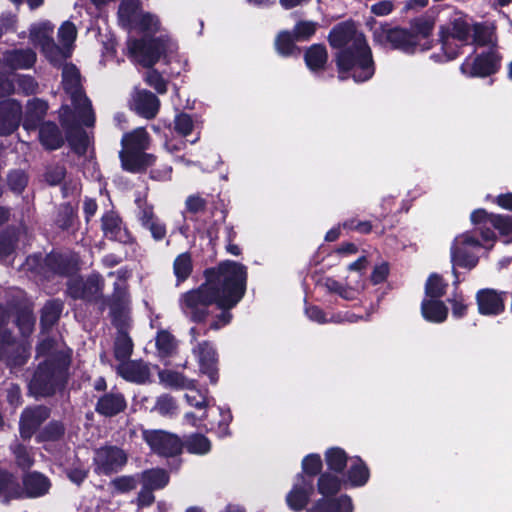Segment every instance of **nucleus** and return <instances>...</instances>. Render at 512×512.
<instances>
[{
    "label": "nucleus",
    "mask_w": 512,
    "mask_h": 512,
    "mask_svg": "<svg viewBox=\"0 0 512 512\" xmlns=\"http://www.w3.org/2000/svg\"><path fill=\"white\" fill-rule=\"evenodd\" d=\"M328 41L338 50L335 59L341 80L352 78L355 82H364L373 76L371 49L363 33L353 23L336 25L329 33Z\"/></svg>",
    "instance_id": "nucleus-1"
},
{
    "label": "nucleus",
    "mask_w": 512,
    "mask_h": 512,
    "mask_svg": "<svg viewBox=\"0 0 512 512\" xmlns=\"http://www.w3.org/2000/svg\"><path fill=\"white\" fill-rule=\"evenodd\" d=\"M247 276L246 266L230 260L220 262L216 267L205 271V282L218 297V308L221 310L217 319L211 323V329L218 330L231 321L229 310L243 298Z\"/></svg>",
    "instance_id": "nucleus-2"
},
{
    "label": "nucleus",
    "mask_w": 512,
    "mask_h": 512,
    "mask_svg": "<svg viewBox=\"0 0 512 512\" xmlns=\"http://www.w3.org/2000/svg\"><path fill=\"white\" fill-rule=\"evenodd\" d=\"M41 357L43 361L29 382V391L35 397L53 394L70 362V353L50 339H44L38 345L37 358Z\"/></svg>",
    "instance_id": "nucleus-3"
},
{
    "label": "nucleus",
    "mask_w": 512,
    "mask_h": 512,
    "mask_svg": "<svg viewBox=\"0 0 512 512\" xmlns=\"http://www.w3.org/2000/svg\"><path fill=\"white\" fill-rule=\"evenodd\" d=\"M435 20L432 16L424 15L413 19L409 29L391 28L380 25L374 29V40L383 45L399 49L405 53L424 52L432 48L430 39Z\"/></svg>",
    "instance_id": "nucleus-4"
},
{
    "label": "nucleus",
    "mask_w": 512,
    "mask_h": 512,
    "mask_svg": "<svg viewBox=\"0 0 512 512\" xmlns=\"http://www.w3.org/2000/svg\"><path fill=\"white\" fill-rule=\"evenodd\" d=\"M62 84L73 106V111L66 105L61 108L62 125L66 128H73L79 124L92 126L94 124V114L91 103L82 92L80 75L74 65L65 64L63 66Z\"/></svg>",
    "instance_id": "nucleus-5"
},
{
    "label": "nucleus",
    "mask_w": 512,
    "mask_h": 512,
    "mask_svg": "<svg viewBox=\"0 0 512 512\" xmlns=\"http://www.w3.org/2000/svg\"><path fill=\"white\" fill-rule=\"evenodd\" d=\"M121 143L120 158L125 170L137 172L153 163V156L145 153L149 145V137L144 128H137L125 134Z\"/></svg>",
    "instance_id": "nucleus-6"
},
{
    "label": "nucleus",
    "mask_w": 512,
    "mask_h": 512,
    "mask_svg": "<svg viewBox=\"0 0 512 512\" xmlns=\"http://www.w3.org/2000/svg\"><path fill=\"white\" fill-rule=\"evenodd\" d=\"M439 35L443 53L432 54L430 58L435 62L450 61L460 54L461 46L454 41L466 42L470 36V26L460 12H455L449 23L440 27Z\"/></svg>",
    "instance_id": "nucleus-7"
},
{
    "label": "nucleus",
    "mask_w": 512,
    "mask_h": 512,
    "mask_svg": "<svg viewBox=\"0 0 512 512\" xmlns=\"http://www.w3.org/2000/svg\"><path fill=\"white\" fill-rule=\"evenodd\" d=\"M218 307V297L204 282L198 288L182 293L179 297V308L183 315L193 322H203L210 314V307Z\"/></svg>",
    "instance_id": "nucleus-8"
},
{
    "label": "nucleus",
    "mask_w": 512,
    "mask_h": 512,
    "mask_svg": "<svg viewBox=\"0 0 512 512\" xmlns=\"http://www.w3.org/2000/svg\"><path fill=\"white\" fill-rule=\"evenodd\" d=\"M493 243L484 242L472 232H464L457 235L450 247V257L453 266L473 269L479 261L478 250L491 249Z\"/></svg>",
    "instance_id": "nucleus-9"
},
{
    "label": "nucleus",
    "mask_w": 512,
    "mask_h": 512,
    "mask_svg": "<svg viewBox=\"0 0 512 512\" xmlns=\"http://www.w3.org/2000/svg\"><path fill=\"white\" fill-rule=\"evenodd\" d=\"M175 44L170 38L130 40L128 49L135 61L145 67L153 66L162 55L172 52Z\"/></svg>",
    "instance_id": "nucleus-10"
},
{
    "label": "nucleus",
    "mask_w": 512,
    "mask_h": 512,
    "mask_svg": "<svg viewBox=\"0 0 512 512\" xmlns=\"http://www.w3.org/2000/svg\"><path fill=\"white\" fill-rule=\"evenodd\" d=\"M502 56L498 49L482 50L465 58L460 72L469 78H485L495 74L501 67Z\"/></svg>",
    "instance_id": "nucleus-11"
},
{
    "label": "nucleus",
    "mask_w": 512,
    "mask_h": 512,
    "mask_svg": "<svg viewBox=\"0 0 512 512\" xmlns=\"http://www.w3.org/2000/svg\"><path fill=\"white\" fill-rule=\"evenodd\" d=\"M8 315L0 305V360H4L11 368L24 365L29 357V349L25 344L11 341L10 335L4 328Z\"/></svg>",
    "instance_id": "nucleus-12"
},
{
    "label": "nucleus",
    "mask_w": 512,
    "mask_h": 512,
    "mask_svg": "<svg viewBox=\"0 0 512 512\" xmlns=\"http://www.w3.org/2000/svg\"><path fill=\"white\" fill-rule=\"evenodd\" d=\"M53 26L50 22H40L34 24L30 28L31 42L39 46L45 57L54 65L61 63V56L64 55L63 50L58 49V45L54 42Z\"/></svg>",
    "instance_id": "nucleus-13"
},
{
    "label": "nucleus",
    "mask_w": 512,
    "mask_h": 512,
    "mask_svg": "<svg viewBox=\"0 0 512 512\" xmlns=\"http://www.w3.org/2000/svg\"><path fill=\"white\" fill-rule=\"evenodd\" d=\"M142 436L151 450L162 456L177 455L183 448L177 435L164 430H144Z\"/></svg>",
    "instance_id": "nucleus-14"
},
{
    "label": "nucleus",
    "mask_w": 512,
    "mask_h": 512,
    "mask_svg": "<svg viewBox=\"0 0 512 512\" xmlns=\"http://www.w3.org/2000/svg\"><path fill=\"white\" fill-rule=\"evenodd\" d=\"M324 287L330 293L339 295L342 299L351 301L356 299L365 288L363 273H350L344 282L333 278H326Z\"/></svg>",
    "instance_id": "nucleus-15"
},
{
    "label": "nucleus",
    "mask_w": 512,
    "mask_h": 512,
    "mask_svg": "<svg viewBox=\"0 0 512 512\" xmlns=\"http://www.w3.org/2000/svg\"><path fill=\"white\" fill-rule=\"evenodd\" d=\"M94 462L97 473L108 475L119 471L126 464L127 455L118 447H102L95 452Z\"/></svg>",
    "instance_id": "nucleus-16"
},
{
    "label": "nucleus",
    "mask_w": 512,
    "mask_h": 512,
    "mask_svg": "<svg viewBox=\"0 0 512 512\" xmlns=\"http://www.w3.org/2000/svg\"><path fill=\"white\" fill-rule=\"evenodd\" d=\"M314 491L313 480L303 474L296 477L291 491L286 496V501L293 511H301L307 505Z\"/></svg>",
    "instance_id": "nucleus-17"
},
{
    "label": "nucleus",
    "mask_w": 512,
    "mask_h": 512,
    "mask_svg": "<svg viewBox=\"0 0 512 512\" xmlns=\"http://www.w3.org/2000/svg\"><path fill=\"white\" fill-rule=\"evenodd\" d=\"M505 292H498L494 289H482L476 294L478 311L485 316H496L505 309Z\"/></svg>",
    "instance_id": "nucleus-18"
},
{
    "label": "nucleus",
    "mask_w": 512,
    "mask_h": 512,
    "mask_svg": "<svg viewBox=\"0 0 512 512\" xmlns=\"http://www.w3.org/2000/svg\"><path fill=\"white\" fill-rule=\"evenodd\" d=\"M193 353L198 359L201 372L209 377L212 384H215L218 380L217 356L213 346L206 341L199 343L193 348Z\"/></svg>",
    "instance_id": "nucleus-19"
},
{
    "label": "nucleus",
    "mask_w": 512,
    "mask_h": 512,
    "mask_svg": "<svg viewBox=\"0 0 512 512\" xmlns=\"http://www.w3.org/2000/svg\"><path fill=\"white\" fill-rule=\"evenodd\" d=\"M116 372L119 376L129 382L144 384L151 377L150 366L138 360H129L121 362L116 366Z\"/></svg>",
    "instance_id": "nucleus-20"
},
{
    "label": "nucleus",
    "mask_w": 512,
    "mask_h": 512,
    "mask_svg": "<svg viewBox=\"0 0 512 512\" xmlns=\"http://www.w3.org/2000/svg\"><path fill=\"white\" fill-rule=\"evenodd\" d=\"M49 416L48 409L43 406L27 408L20 419V435L23 439H30L40 424Z\"/></svg>",
    "instance_id": "nucleus-21"
},
{
    "label": "nucleus",
    "mask_w": 512,
    "mask_h": 512,
    "mask_svg": "<svg viewBox=\"0 0 512 512\" xmlns=\"http://www.w3.org/2000/svg\"><path fill=\"white\" fill-rule=\"evenodd\" d=\"M21 117V106L15 100L0 102V135H8L14 132Z\"/></svg>",
    "instance_id": "nucleus-22"
},
{
    "label": "nucleus",
    "mask_w": 512,
    "mask_h": 512,
    "mask_svg": "<svg viewBox=\"0 0 512 512\" xmlns=\"http://www.w3.org/2000/svg\"><path fill=\"white\" fill-rule=\"evenodd\" d=\"M132 107L141 116L151 119L158 113L160 101L148 90H136L132 96Z\"/></svg>",
    "instance_id": "nucleus-23"
},
{
    "label": "nucleus",
    "mask_w": 512,
    "mask_h": 512,
    "mask_svg": "<svg viewBox=\"0 0 512 512\" xmlns=\"http://www.w3.org/2000/svg\"><path fill=\"white\" fill-rule=\"evenodd\" d=\"M2 62L11 70L29 69L36 62V53L30 49H12L3 53Z\"/></svg>",
    "instance_id": "nucleus-24"
},
{
    "label": "nucleus",
    "mask_w": 512,
    "mask_h": 512,
    "mask_svg": "<svg viewBox=\"0 0 512 512\" xmlns=\"http://www.w3.org/2000/svg\"><path fill=\"white\" fill-rule=\"evenodd\" d=\"M369 477V469L364 461L358 456L350 457L348 470L343 474L345 485L361 487L368 482Z\"/></svg>",
    "instance_id": "nucleus-25"
},
{
    "label": "nucleus",
    "mask_w": 512,
    "mask_h": 512,
    "mask_svg": "<svg viewBox=\"0 0 512 512\" xmlns=\"http://www.w3.org/2000/svg\"><path fill=\"white\" fill-rule=\"evenodd\" d=\"M352 499L347 495H341L335 499H320L306 512H353Z\"/></svg>",
    "instance_id": "nucleus-26"
},
{
    "label": "nucleus",
    "mask_w": 512,
    "mask_h": 512,
    "mask_svg": "<svg viewBox=\"0 0 512 512\" xmlns=\"http://www.w3.org/2000/svg\"><path fill=\"white\" fill-rule=\"evenodd\" d=\"M494 215L488 214L484 209H476L471 213V221L475 225H479L474 231L476 236H480L484 242L494 243L496 240L495 233L491 230V218Z\"/></svg>",
    "instance_id": "nucleus-27"
},
{
    "label": "nucleus",
    "mask_w": 512,
    "mask_h": 512,
    "mask_svg": "<svg viewBox=\"0 0 512 512\" xmlns=\"http://www.w3.org/2000/svg\"><path fill=\"white\" fill-rule=\"evenodd\" d=\"M47 103L40 99H32L26 105V111L23 121V128L27 131L35 130L39 122L47 112Z\"/></svg>",
    "instance_id": "nucleus-28"
},
{
    "label": "nucleus",
    "mask_w": 512,
    "mask_h": 512,
    "mask_svg": "<svg viewBox=\"0 0 512 512\" xmlns=\"http://www.w3.org/2000/svg\"><path fill=\"white\" fill-rule=\"evenodd\" d=\"M126 408V400L121 393H107L102 396L96 405L98 413L104 416H114Z\"/></svg>",
    "instance_id": "nucleus-29"
},
{
    "label": "nucleus",
    "mask_w": 512,
    "mask_h": 512,
    "mask_svg": "<svg viewBox=\"0 0 512 512\" xmlns=\"http://www.w3.org/2000/svg\"><path fill=\"white\" fill-rule=\"evenodd\" d=\"M24 492L28 497L36 498L45 495L50 489V481L43 474L33 472L23 479Z\"/></svg>",
    "instance_id": "nucleus-30"
},
{
    "label": "nucleus",
    "mask_w": 512,
    "mask_h": 512,
    "mask_svg": "<svg viewBox=\"0 0 512 512\" xmlns=\"http://www.w3.org/2000/svg\"><path fill=\"white\" fill-rule=\"evenodd\" d=\"M421 313L425 320L432 323H442L446 320L448 309L440 299H423Z\"/></svg>",
    "instance_id": "nucleus-31"
},
{
    "label": "nucleus",
    "mask_w": 512,
    "mask_h": 512,
    "mask_svg": "<svg viewBox=\"0 0 512 512\" xmlns=\"http://www.w3.org/2000/svg\"><path fill=\"white\" fill-rule=\"evenodd\" d=\"M142 12L139 0H122L118 10L119 21L122 26L133 29Z\"/></svg>",
    "instance_id": "nucleus-32"
},
{
    "label": "nucleus",
    "mask_w": 512,
    "mask_h": 512,
    "mask_svg": "<svg viewBox=\"0 0 512 512\" xmlns=\"http://www.w3.org/2000/svg\"><path fill=\"white\" fill-rule=\"evenodd\" d=\"M102 281L98 276L90 277L85 283L77 281L69 286V293L74 298L91 300L102 290Z\"/></svg>",
    "instance_id": "nucleus-33"
},
{
    "label": "nucleus",
    "mask_w": 512,
    "mask_h": 512,
    "mask_svg": "<svg viewBox=\"0 0 512 512\" xmlns=\"http://www.w3.org/2000/svg\"><path fill=\"white\" fill-rule=\"evenodd\" d=\"M77 37V28L71 21H65L58 29V49L63 51L64 55L61 56V62L71 55L73 44Z\"/></svg>",
    "instance_id": "nucleus-34"
},
{
    "label": "nucleus",
    "mask_w": 512,
    "mask_h": 512,
    "mask_svg": "<svg viewBox=\"0 0 512 512\" xmlns=\"http://www.w3.org/2000/svg\"><path fill=\"white\" fill-rule=\"evenodd\" d=\"M158 375L161 384L173 389L190 390L196 384L195 380L173 370H162Z\"/></svg>",
    "instance_id": "nucleus-35"
},
{
    "label": "nucleus",
    "mask_w": 512,
    "mask_h": 512,
    "mask_svg": "<svg viewBox=\"0 0 512 512\" xmlns=\"http://www.w3.org/2000/svg\"><path fill=\"white\" fill-rule=\"evenodd\" d=\"M325 463L328 470L335 474H344V469L349 465L350 457L340 447H331L325 452Z\"/></svg>",
    "instance_id": "nucleus-36"
},
{
    "label": "nucleus",
    "mask_w": 512,
    "mask_h": 512,
    "mask_svg": "<svg viewBox=\"0 0 512 512\" xmlns=\"http://www.w3.org/2000/svg\"><path fill=\"white\" fill-rule=\"evenodd\" d=\"M39 139L47 149H57L63 143L62 135L58 127L53 123H45L40 127Z\"/></svg>",
    "instance_id": "nucleus-37"
},
{
    "label": "nucleus",
    "mask_w": 512,
    "mask_h": 512,
    "mask_svg": "<svg viewBox=\"0 0 512 512\" xmlns=\"http://www.w3.org/2000/svg\"><path fill=\"white\" fill-rule=\"evenodd\" d=\"M345 485L343 477L329 472L322 473L317 482L318 492L324 497L336 494Z\"/></svg>",
    "instance_id": "nucleus-38"
},
{
    "label": "nucleus",
    "mask_w": 512,
    "mask_h": 512,
    "mask_svg": "<svg viewBox=\"0 0 512 512\" xmlns=\"http://www.w3.org/2000/svg\"><path fill=\"white\" fill-rule=\"evenodd\" d=\"M474 44L484 50L498 49L497 37L494 29L487 26L476 25L474 27Z\"/></svg>",
    "instance_id": "nucleus-39"
},
{
    "label": "nucleus",
    "mask_w": 512,
    "mask_h": 512,
    "mask_svg": "<svg viewBox=\"0 0 512 512\" xmlns=\"http://www.w3.org/2000/svg\"><path fill=\"white\" fill-rule=\"evenodd\" d=\"M327 59V50L325 46L320 44L312 45L305 53L306 65L312 71L322 69L326 64Z\"/></svg>",
    "instance_id": "nucleus-40"
},
{
    "label": "nucleus",
    "mask_w": 512,
    "mask_h": 512,
    "mask_svg": "<svg viewBox=\"0 0 512 512\" xmlns=\"http://www.w3.org/2000/svg\"><path fill=\"white\" fill-rule=\"evenodd\" d=\"M142 485L149 489H162L169 482V475L163 469H151L141 475Z\"/></svg>",
    "instance_id": "nucleus-41"
},
{
    "label": "nucleus",
    "mask_w": 512,
    "mask_h": 512,
    "mask_svg": "<svg viewBox=\"0 0 512 512\" xmlns=\"http://www.w3.org/2000/svg\"><path fill=\"white\" fill-rule=\"evenodd\" d=\"M133 351V343L128 334L124 331H119L115 344H114V356L116 360L121 362L129 361V358Z\"/></svg>",
    "instance_id": "nucleus-42"
},
{
    "label": "nucleus",
    "mask_w": 512,
    "mask_h": 512,
    "mask_svg": "<svg viewBox=\"0 0 512 512\" xmlns=\"http://www.w3.org/2000/svg\"><path fill=\"white\" fill-rule=\"evenodd\" d=\"M192 269L191 255L188 252L178 255L173 263V272L177 278V283L185 281L190 276Z\"/></svg>",
    "instance_id": "nucleus-43"
},
{
    "label": "nucleus",
    "mask_w": 512,
    "mask_h": 512,
    "mask_svg": "<svg viewBox=\"0 0 512 512\" xmlns=\"http://www.w3.org/2000/svg\"><path fill=\"white\" fill-rule=\"evenodd\" d=\"M175 338L166 330H161L156 336V348L160 357L171 356L176 350Z\"/></svg>",
    "instance_id": "nucleus-44"
},
{
    "label": "nucleus",
    "mask_w": 512,
    "mask_h": 512,
    "mask_svg": "<svg viewBox=\"0 0 512 512\" xmlns=\"http://www.w3.org/2000/svg\"><path fill=\"white\" fill-rule=\"evenodd\" d=\"M160 28L161 22L158 16L143 11L133 29L147 34H154L160 31Z\"/></svg>",
    "instance_id": "nucleus-45"
},
{
    "label": "nucleus",
    "mask_w": 512,
    "mask_h": 512,
    "mask_svg": "<svg viewBox=\"0 0 512 512\" xmlns=\"http://www.w3.org/2000/svg\"><path fill=\"white\" fill-rule=\"evenodd\" d=\"M185 447L189 453L203 455L211 450V442L202 434H193L186 439Z\"/></svg>",
    "instance_id": "nucleus-46"
},
{
    "label": "nucleus",
    "mask_w": 512,
    "mask_h": 512,
    "mask_svg": "<svg viewBox=\"0 0 512 512\" xmlns=\"http://www.w3.org/2000/svg\"><path fill=\"white\" fill-rule=\"evenodd\" d=\"M295 41L294 34L288 31L280 32L275 40L277 52L282 56H291L298 52L299 49L295 46Z\"/></svg>",
    "instance_id": "nucleus-47"
},
{
    "label": "nucleus",
    "mask_w": 512,
    "mask_h": 512,
    "mask_svg": "<svg viewBox=\"0 0 512 512\" xmlns=\"http://www.w3.org/2000/svg\"><path fill=\"white\" fill-rule=\"evenodd\" d=\"M62 311V304L58 301L46 303L41 315V324L44 329L50 328L56 323Z\"/></svg>",
    "instance_id": "nucleus-48"
},
{
    "label": "nucleus",
    "mask_w": 512,
    "mask_h": 512,
    "mask_svg": "<svg viewBox=\"0 0 512 512\" xmlns=\"http://www.w3.org/2000/svg\"><path fill=\"white\" fill-rule=\"evenodd\" d=\"M104 234L111 239H121L122 228L119 217L113 213H107L102 218Z\"/></svg>",
    "instance_id": "nucleus-49"
},
{
    "label": "nucleus",
    "mask_w": 512,
    "mask_h": 512,
    "mask_svg": "<svg viewBox=\"0 0 512 512\" xmlns=\"http://www.w3.org/2000/svg\"><path fill=\"white\" fill-rule=\"evenodd\" d=\"M446 287L447 284L439 275L432 274L426 282L424 299H440L445 294Z\"/></svg>",
    "instance_id": "nucleus-50"
},
{
    "label": "nucleus",
    "mask_w": 512,
    "mask_h": 512,
    "mask_svg": "<svg viewBox=\"0 0 512 512\" xmlns=\"http://www.w3.org/2000/svg\"><path fill=\"white\" fill-rule=\"evenodd\" d=\"M10 448L19 467L22 469H28L33 465V454L27 447L15 442Z\"/></svg>",
    "instance_id": "nucleus-51"
},
{
    "label": "nucleus",
    "mask_w": 512,
    "mask_h": 512,
    "mask_svg": "<svg viewBox=\"0 0 512 512\" xmlns=\"http://www.w3.org/2000/svg\"><path fill=\"white\" fill-rule=\"evenodd\" d=\"M184 398L190 406L198 410L206 411V408L211 405V399L208 398L205 393L197 390L196 384L192 389L187 390Z\"/></svg>",
    "instance_id": "nucleus-52"
},
{
    "label": "nucleus",
    "mask_w": 512,
    "mask_h": 512,
    "mask_svg": "<svg viewBox=\"0 0 512 512\" xmlns=\"http://www.w3.org/2000/svg\"><path fill=\"white\" fill-rule=\"evenodd\" d=\"M177 403L175 399L168 395L164 394L157 398L154 410L162 416L171 417L177 413Z\"/></svg>",
    "instance_id": "nucleus-53"
},
{
    "label": "nucleus",
    "mask_w": 512,
    "mask_h": 512,
    "mask_svg": "<svg viewBox=\"0 0 512 512\" xmlns=\"http://www.w3.org/2000/svg\"><path fill=\"white\" fill-rule=\"evenodd\" d=\"M318 26V23L314 21H299L293 29L295 40H308L312 35L315 34Z\"/></svg>",
    "instance_id": "nucleus-54"
},
{
    "label": "nucleus",
    "mask_w": 512,
    "mask_h": 512,
    "mask_svg": "<svg viewBox=\"0 0 512 512\" xmlns=\"http://www.w3.org/2000/svg\"><path fill=\"white\" fill-rule=\"evenodd\" d=\"M306 316L318 324H325L329 322H341L342 319L338 315L327 317L326 313L318 306H307L305 309Z\"/></svg>",
    "instance_id": "nucleus-55"
},
{
    "label": "nucleus",
    "mask_w": 512,
    "mask_h": 512,
    "mask_svg": "<svg viewBox=\"0 0 512 512\" xmlns=\"http://www.w3.org/2000/svg\"><path fill=\"white\" fill-rule=\"evenodd\" d=\"M137 204V218L140 221L142 226L149 224L151 221H154L158 217L154 214L153 206L147 203L144 199H136Z\"/></svg>",
    "instance_id": "nucleus-56"
},
{
    "label": "nucleus",
    "mask_w": 512,
    "mask_h": 512,
    "mask_svg": "<svg viewBox=\"0 0 512 512\" xmlns=\"http://www.w3.org/2000/svg\"><path fill=\"white\" fill-rule=\"evenodd\" d=\"M322 469V459L319 454H309L302 460V470L308 476L318 474Z\"/></svg>",
    "instance_id": "nucleus-57"
},
{
    "label": "nucleus",
    "mask_w": 512,
    "mask_h": 512,
    "mask_svg": "<svg viewBox=\"0 0 512 512\" xmlns=\"http://www.w3.org/2000/svg\"><path fill=\"white\" fill-rule=\"evenodd\" d=\"M145 82L152 88H154L159 94H164L167 91V81L163 76L154 69L147 71L145 74Z\"/></svg>",
    "instance_id": "nucleus-58"
},
{
    "label": "nucleus",
    "mask_w": 512,
    "mask_h": 512,
    "mask_svg": "<svg viewBox=\"0 0 512 512\" xmlns=\"http://www.w3.org/2000/svg\"><path fill=\"white\" fill-rule=\"evenodd\" d=\"M1 493L10 497H15L19 494L18 484L15 478L7 472H0V494Z\"/></svg>",
    "instance_id": "nucleus-59"
},
{
    "label": "nucleus",
    "mask_w": 512,
    "mask_h": 512,
    "mask_svg": "<svg viewBox=\"0 0 512 512\" xmlns=\"http://www.w3.org/2000/svg\"><path fill=\"white\" fill-rule=\"evenodd\" d=\"M27 182V175L22 170H13L8 175L9 188L16 193H21L26 187Z\"/></svg>",
    "instance_id": "nucleus-60"
},
{
    "label": "nucleus",
    "mask_w": 512,
    "mask_h": 512,
    "mask_svg": "<svg viewBox=\"0 0 512 512\" xmlns=\"http://www.w3.org/2000/svg\"><path fill=\"white\" fill-rule=\"evenodd\" d=\"M64 433V427L58 422L50 423L45 429L38 435L37 439L39 442L42 441H55L58 440Z\"/></svg>",
    "instance_id": "nucleus-61"
},
{
    "label": "nucleus",
    "mask_w": 512,
    "mask_h": 512,
    "mask_svg": "<svg viewBox=\"0 0 512 512\" xmlns=\"http://www.w3.org/2000/svg\"><path fill=\"white\" fill-rule=\"evenodd\" d=\"M194 128V122L190 115L186 113H180L175 117L174 129L177 133L182 136L189 135Z\"/></svg>",
    "instance_id": "nucleus-62"
},
{
    "label": "nucleus",
    "mask_w": 512,
    "mask_h": 512,
    "mask_svg": "<svg viewBox=\"0 0 512 512\" xmlns=\"http://www.w3.org/2000/svg\"><path fill=\"white\" fill-rule=\"evenodd\" d=\"M491 227H494L503 236L512 237V216L495 215L491 218Z\"/></svg>",
    "instance_id": "nucleus-63"
},
{
    "label": "nucleus",
    "mask_w": 512,
    "mask_h": 512,
    "mask_svg": "<svg viewBox=\"0 0 512 512\" xmlns=\"http://www.w3.org/2000/svg\"><path fill=\"white\" fill-rule=\"evenodd\" d=\"M34 323V317L29 311L22 312L17 318V325L24 336L32 332Z\"/></svg>",
    "instance_id": "nucleus-64"
}]
</instances>
